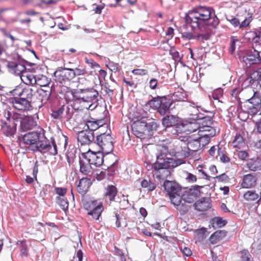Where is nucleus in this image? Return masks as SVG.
<instances>
[{
	"label": "nucleus",
	"instance_id": "nucleus-1",
	"mask_svg": "<svg viewBox=\"0 0 261 261\" xmlns=\"http://www.w3.org/2000/svg\"><path fill=\"white\" fill-rule=\"evenodd\" d=\"M22 143L29 145L28 149L33 152L39 151L45 153L50 151V153L55 155L58 153L57 146L53 138H51V142L53 149L49 143H47L46 138L43 130L30 132L22 135Z\"/></svg>",
	"mask_w": 261,
	"mask_h": 261
},
{
	"label": "nucleus",
	"instance_id": "nucleus-2",
	"mask_svg": "<svg viewBox=\"0 0 261 261\" xmlns=\"http://www.w3.org/2000/svg\"><path fill=\"white\" fill-rule=\"evenodd\" d=\"M185 21L186 24L182 26L183 30H186L189 26L191 28H198V29L202 31L206 30V26L211 25L216 28L219 22L215 13H214V17H211L192 10L189 11L186 14Z\"/></svg>",
	"mask_w": 261,
	"mask_h": 261
},
{
	"label": "nucleus",
	"instance_id": "nucleus-3",
	"mask_svg": "<svg viewBox=\"0 0 261 261\" xmlns=\"http://www.w3.org/2000/svg\"><path fill=\"white\" fill-rule=\"evenodd\" d=\"M159 124L153 119L142 117L134 121L132 125L134 134L138 138L144 135H152L153 131L157 130Z\"/></svg>",
	"mask_w": 261,
	"mask_h": 261
},
{
	"label": "nucleus",
	"instance_id": "nucleus-4",
	"mask_svg": "<svg viewBox=\"0 0 261 261\" xmlns=\"http://www.w3.org/2000/svg\"><path fill=\"white\" fill-rule=\"evenodd\" d=\"M112 140V137L109 134L101 133L96 136L94 145V146L98 147V150H100L101 151L108 154L112 152L114 149Z\"/></svg>",
	"mask_w": 261,
	"mask_h": 261
},
{
	"label": "nucleus",
	"instance_id": "nucleus-5",
	"mask_svg": "<svg viewBox=\"0 0 261 261\" xmlns=\"http://www.w3.org/2000/svg\"><path fill=\"white\" fill-rule=\"evenodd\" d=\"M54 76L57 83L60 84L65 91L68 89L67 86L73 79L72 68L59 67L54 72Z\"/></svg>",
	"mask_w": 261,
	"mask_h": 261
},
{
	"label": "nucleus",
	"instance_id": "nucleus-6",
	"mask_svg": "<svg viewBox=\"0 0 261 261\" xmlns=\"http://www.w3.org/2000/svg\"><path fill=\"white\" fill-rule=\"evenodd\" d=\"M163 186L169 195L172 203L173 204L180 203L181 196L179 193L181 190L180 186L175 181L168 180H165Z\"/></svg>",
	"mask_w": 261,
	"mask_h": 261
},
{
	"label": "nucleus",
	"instance_id": "nucleus-7",
	"mask_svg": "<svg viewBox=\"0 0 261 261\" xmlns=\"http://www.w3.org/2000/svg\"><path fill=\"white\" fill-rule=\"evenodd\" d=\"M4 115L9 121V123L3 120H1L3 132L6 136L13 137L16 132L17 124L15 121H17L18 117L16 115L14 114L11 120V114L9 111L5 112Z\"/></svg>",
	"mask_w": 261,
	"mask_h": 261
},
{
	"label": "nucleus",
	"instance_id": "nucleus-8",
	"mask_svg": "<svg viewBox=\"0 0 261 261\" xmlns=\"http://www.w3.org/2000/svg\"><path fill=\"white\" fill-rule=\"evenodd\" d=\"M239 58L240 61L245 64L246 68L261 62V57L257 51L253 50H246L240 55Z\"/></svg>",
	"mask_w": 261,
	"mask_h": 261
},
{
	"label": "nucleus",
	"instance_id": "nucleus-9",
	"mask_svg": "<svg viewBox=\"0 0 261 261\" xmlns=\"http://www.w3.org/2000/svg\"><path fill=\"white\" fill-rule=\"evenodd\" d=\"M208 26H206V30H199L197 28H191V31H183L181 33L182 37L188 40L192 39H201L202 40H208L210 34L208 29Z\"/></svg>",
	"mask_w": 261,
	"mask_h": 261
},
{
	"label": "nucleus",
	"instance_id": "nucleus-10",
	"mask_svg": "<svg viewBox=\"0 0 261 261\" xmlns=\"http://www.w3.org/2000/svg\"><path fill=\"white\" fill-rule=\"evenodd\" d=\"M104 154L100 150H92L90 148L86 153H82V157L88 159L91 164L95 167H99L103 163Z\"/></svg>",
	"mask_w": 261,
	"mask_h": 261
},
{
	"label": "nucleus",
	"instance_id": "nucleus-11",
	"mask_svg": "<svg viewBox=\"0 0 261 261\" xmlns=\"http://www.w3.org/2000/svg\"><path fill=\"white\" fill-rule=\"evenodd\" d=\"M77 140L81 143V145H88L91 146V148L94 147V142L95 139H94V134L93 132L88 131L87 129L79 132Z\"/></svg>",
	"mask_w": 261,
	"mask_h": 261
},
{
	"label": "nucleus",
	"instance_id": "nucleus-12",
	"mask_svg": "<svg viewBox=\"0 0 261 261\" xmlns=\"http://www.w3.org/2000/svg\"><path fill=\"white\" fill-rule=\"evenodd\" d=\"M173 161V159L166 158L165 154L160 153L156 155V161L153 165L154 169L155 170L169 169L174 166Z\"/></svg>",
	"mask_w": 261,
	"mask_h": 261
},
{
	"label": "nucleus",
	"instance_id": "nucleus-13",
	"mask_svg": "<svg viewBox=\"0 0 261 261\" xmlns=\"http://www.w3.org/2000/svg\"><path fill=\"white\" fill-rule=\"evenodd\" d=\"M173 99L168 98L166 96H161L160 101V107L158 112L161 115H165L170 113L171 110L174 108L175 106H173Z\"/></svg>",
	"mask_w": 261,
	"mask_h": 261
},
{
	"label": "nucleus",
	"instance_id": "nucleus-14",
	"mask_svg": "<svg viewBox=\"0 0 261 261\" xmlns=\"http://www.w3.org/2000/svg\"><path fill=\"white\" fill-rule=\"evenodd\" d=\"M203 139V137H198L196 139H189L187 140V148L189 150L186 154V156H188L191 155H193V153L197 151L199 149L201 148V142ZM204 146L202 144V147Z\"/></svg>",
	"mask_w": 261,
	"mask_h": 261
},
{
	"label": "nucleus",
	"instance_id": "nucleus-15",
	"mask_svg": "<svg viewBox=\"0 0 261 261\" xmlns=\"http://www.w3.org/2000/svg\"><path fill=\"white\" fill-rule=\"evenodd\" d=\"M11 100L13 107L18 110H29L31 107L30 101L21 96L14 97Z\"/></svg>",
	"mask_w": 261,
	"mask_h": 261
},
{
	"label": "nucleus",
	"instance_id": "nucleus-16",
	"mask_svg": "<svg viewBox=\"0 0 261 261\" xmlns=\"http://www.w3.org/2000/svg\"><path fill=\"white\" fill-rule=\"evenodd\" d=\"M162 125L165 127L175 126L179 128V118L175 115H167L162 118Z\"/></svg>",
	"mask_w": 261,
	"mask_h": 261
},
{
	"label": "nucleus",
	"instance_id": "nucleus-17",
	"mask_svg": "<svg viewBox=\"0 0 261 261\" xmlns=\"http://www.w3.org/2000/svg\"><path fill=\"white\" fill-rule=\"evenodd\" d=\"M95 202L96 201H92L91 205H88L86 209L89 211L87 213L88 215L92 216L95 220H98L103 211V207L101 204L96 205Z\"/></svg>",
	"mask_w": 261,
	"mask_h": 261
},
{
	"label": "nucleus",
	"instance_id": "nucleus-18",
	"mask_svg": "<svg viewBox=\"0 0 261 261\" xmlns=\"http://www.w3.org/2000/svg\"><path fill=\"white\" fill-rule=\"evenodd\" d=\"M16 59L18 61L17 65V68H15L13 72L17 75H20L23 74L26 69L25 64L29 66L32 67L34 64L29 62L22 59L19 55H17Z\"/></svg>",
	"mask_w": 261,
	"mask_h": 261
},
{
	"label": "nucleus",
	"instance_id": "nucleus-19",
	"mask_svg": "<svg viewBox=\"0 0 261 261\" xmlns=\"http://www.w3.org/2000/svg\"><path fill=\"white\" fill-rule=\"evenodd\" d=\"M79 164L80 166V170L82 174L86 175L92 174L93 165L91 164L90 162H89L88 159L83 158L82 156H79Z\"/></svg>",
	"mask_w": 261,
	"mask_h": 261
},
{
	"label": "nucleus",
	"instance_id": "nucleus-20",
	"mask_svg": "<svg viewBox=\"0 0 261 261\" xmlns=\"http://www.w3.org/2000/svg\"><path fill=\"white\" fill-rule=\"evenodd\" d=\"M211 201L209 198L203 197L197 200L193 204L195 209L199 212H203L211 207Z\"/></svg>",
	"mask_w": 261,
	"mask_h": 261
},
{
	"label": "nucleus",
	"instance_id": "nucleus-21",
	"mask_svg": "<svg viewBox=\"0 0 261 261\" xmlns=\"http://www.w3.org/2000/svg\"><path fill=\"white\" fill-rule=\"evenodd\" d=\"M81 91L84 93V101L91 102L95 101L97 102V98L98 96V92L94 89H81Z\"/></svg>",
	"mask_w": 261,
	"mask_h": 261
},
{
	"label": "nucleus",
	"instance_id": "nucleus-22",
	"mask_svg": "<svg viewBox=\"0 0 261 261\" xmlns=\"http://www.w3.org/2000/svg\"><path fill=\"white\" fill-rule=\"evenodd\" d=\"M46 90L39 89L37 90L38 98L41 100L42 104L46 103L50 99L51 94V88L49 86H45Z\"/></svg>",
	"mask_w": 261,
	"mask_h": 261
},
{
	"label": "nucleus",
	"instance_id": "nucleus-23",
	"mask_svg": "<svg viewBox=\"0 0 261 261\" xmlns=\"http://www.w3.org/2000/svg\"><path fill=\"white\" fill-rule=\"evenodd\" d=\"M36 125V122L31 117H25L20 121V128L22 132H27Z\"/></svg>",
	"mask_w": 261,
	"mask_h": 261
},
{
	"label": "nucleus",
	"instance_id": "nucleus-24",
	"mask_svg": "<svg viewBox=\"0 0 261 261\" xmlns=\"http://www.w3.org/2000/svg\"><path fill=\"white\" fill-rule=\"evenodd\" d=\"M256 182V177L251 174H247L244 176L242 186L244 188H250L254 187Z\"/></svg>",
	"mask_w": 261,
	"mask_h": 261
},
{
	"label": "nucleus",
	"instance_id": "nucleus-25",
	"mask_svg": "<svg viewBox=\"0 0 261 261\" xmlns=\"http://www.w3.org/2000/svg\"><path fill=\"white\" fill-rule=\"evenodd\" d=\"M227 234L224 230H220L215 231L210 237L209 241L212 244H216L218 241L224 238Z\"/></svg>",
	"mask_w": 261,
	"mask_h": 261
},
{
	"label": "nucleus",
	"instance_id": "nucleus-26",
	"mask_svg": "<svg viewBox=\"0 0 261 261\" xmlns=\"http://www.w3.org/2000/svg\"><path fill=\"white\" fill-rule=\"evenodd\" d=\"M192 10L196 11L200 14H202L203 15L208 16L211 17H214V11L213 9L210 7L198 6L194 8Z\"/></svg>",
	"mask_w": 261,
	"mask_h": 261
},
{
	"label": "nucleus",
	"instance_id": "nucleus-27",
	"mask_svg": "<svg viewBox=\"0 0 261 261\" xmlns=\"http://www.w3.org/2000/svg\"><path fill=\"white\" fill-rule=\"evenodd\" d=\"M117 193V188L113 185H108L105 189V196L106 198H108L110 201L115 199Z\"/></svg>",
	"mask_w": 261,
	"mask_h": 261
},
{
	"label": "nucleus",
	"instance_id": "nucleus-28",
	"mask_svg": "<svg viewBox=\"0 0 261 261\" xmlns=\"http://www.w3.org/2000/svg\"><path fill=\"white\" fill-rule=\"evenodd\" d=\"M247 167L252 171H257L261 169V158H257L251 159L247 163Z\"/></svg>",
	"mask_w": 261,
	"mask_h": 261
},
{
	"label": "nucleus",
	"instance_id": "nucleus-29",
	"mask_svg": "<svg viewBox=\"0 0 261 261\" xmlns=\"http://www.w3.org/2000/svg\"><path fill=\"white\" fill-rule=\"evenodd\" d=\"M187 94L182 88L178 89L172 94L173 101H184L187 98Z\"/></svg>",
	"mask_w": 261,
	"mask_h": 261
},
{
	"label": "nucleus",
	"instance_id": "nucleus-30",
	"mask_svg": "<svg viewBox=\"0 0 261 261\" xmlns=\"http://www.w3.org/2000/svg\"><path fill=\"white\" fill-rule=\"evenodd\" d=\"M261 68L258 70L253 71L250 76L247 79L249 82L251 84L256 83L257 84L261 85Z\"/></svg>",
	"mask_w": 261,
	"mask_h": 261
},
{
	"label": "nucleus",
	"instance_id": "nucleus-31",
	"mask_svg": "<svg viewBox=\"0 0 261 261\" xmlns=\"http://www.w3.org/2000/svg\"><path fill=\"white\" fill-rule=\"evenodd\" d=\"M201 118L202 120L198 122L202 125L201 128L202 130H201V131H209V128L211 127L212 124V117L206 116Z\"/></svg>",
	"mask_w": 261,
	"mask_h": 261
},
{
	"label": "nucleus",
	"instance_id": "nucleus-32",
	"mask_svg": "<svg viewBox=\"0 0 261 261\" xmlns=\"http://www.w3.org/2000/svg\"><path fill=\"white\" fill-rule=\"evenodd\" d=\"M90 181L88 179L82 178L80 180L77 186V190L79 193L85 194L89 186Z\"/></svg>",
	"mask_w": 261,
	"mask_h": 261
},
{
	"label": "nucleus",
	"instance_id": "nucleus-33",
	"mask_svg": "<svg viewBox=\"0 0 261 261\" xmlns=\"http://www.w3.org/2000/svg\"><path fill=\"white\" fill-rule=\"evenodd\" d=\"M174 205L177 206L176 208L181 215H185L187 213L191 206V205L188 203L182 201L181 198L180 203Z\"/></svg>",
	"mask_w": 261,
	"mask_h": 261
},
{
	"label": "nucleus",
	"instance_id": "nucleus-34",
	"mask_svg": "<svg viewBox=\"0 0 261 261\" xmlns=\"http://www.w3.org/2000/svg\"><path fill=\"white\" fill-rule=\"evenodd\" d=\"M208 232L206 228H202L198 229L196 232L195 237L196 241L199 242L203 241V240L207 237Z\"/></svg>",
	"mask_w": 261,
	"mask_h": 261
},
{
	"label": "nucleus",
	"instance_id": "nucleus-35",
	"mask_svg": "<svg viewBox=\"0 0 261 261\" xmlns=\"http://www.w3.org/2000/svg\"><path fill=\"white\" fill-rule=\"evenodd\" d=\"M34 93V91L32 88H24L22 90V92L19 94V96H21L31 102Z\"/></svg>",
	"mask_w": 261,
	"mask_h": 261
},
{
	"label": "nucleus",
	"instance_id": "nucleus-36",
	"mask_svg": "<svg viewBox=\"0 0 261 261\" xmlns=\"http://www.w3.org/2000/svg\"><path fill=\"white\" fill-rule=\"evenodd\" d=\"M35 82L40 86L45 88V86H48L50 81L46 76L41 75L40 76L35 77Z\"/></svg>",
	"mask_w": 261,
	"mask_h": 261
},
{
	"label": "nucleus",
	"instance_id": "nucleus-37",
	"mask_svg": "<svg viewBox=\"0 0 261 261\" xmlns=\"http://www.w3.org/2000/svg\"><path fill=\"white\" fill-rule=\"evenodd\" d=\"M258 197V194L254 190H248L244 194V199L248 201H254Z\"/></svg>",
	"mask_w": 261,
	"mask_h": 261
},
{
	"label": "nucleus",
	"instance_id": "nucleus-38",
	"mask_svg": "<svg viewBox=\"0 0 261 261\" xmlns=\"http://www.w3.org/2000/svg\"><path fill=\"white\" fill-rule=\"evenodd\" d=\"M248 101L254 106H257L261 103V94L257 92H254L253 95Z\"/></svg>",
	"mask_w": 261,
	"mask_h": 261
},
{
	"label": "nucleus",
	"instance_id": "nucleus-39",
	"mask_svg": "<svg viewBox=\"0 0 261 261\" xmlns=\"http://www.w3.org/2000/svg\"><path fill=\"white\" fill-rule=\"evenodd\" d=\"M250 34L252 37V41L253 42L261 43V28L250 32Z\"/></svg>",
	"mask_w": 261,
	"mask_h": 261
},
{
	"label": "nucleus",
	"instance_id": "nucleus-40",
	"mask_svg": "<svg viewBox=\"0 0 261 261\" xmlns=\"http://www.w3.org/2000/svg\"><path fill=\"white\" fill-rule=\"evenodd\" d=\"M160 98L161 96H159L152 97L151 100L147 101V105H149L150 107L155 109L158 111L159 107H160Z\"/></svg>",
	"mask_w": 261,
	"mask_h": 261
},
{
	"label": "nucleus",
	"instance_id": "nucleus-41",
	"mask_svg": "<svg viewBox=\"0 0 261 261\" xmlns=\"http://www.w3.org/2000/svg\"><path fill=\"white\" fill-rule=\"evenodd\" d=\"M202 187V186H200L198 185H194L192 186L191 188L189 189V195L195 198L198 197L200 194V189Z\"/></svg>",
	"mask_w": 261,
	"mask_h": 261
},
{
	"label": "nucleus",
	"instance_id": "nucleus-42",
	"mask_svg": "<svg viewBox=\"0 0 261 261\" xmlns=\"http://www.w3.org/2000/svg\"><path fill=\"white\" fill-rule=\"evenodd\" d=\"M86 126L88 131L93 132L98 128V126L95 120H88L86 122Z\"/></svg>",
	"mask_w": 261,
	"mask_h": 261
},
{
	"label": "nucleus",
	"instance_id": "nucleus-43",
	"mask_svg": "<svg viewBox=\"0 0 261 261\" xmlns=\"http://www.w3.org/2000/svg\"><path fill=\"white\" fill-rule=\"evenodd\" d=\"M212 221L214 227L216 225L218 227H221L225 225L227 223V221L223 220L221 217H215L213 218Z\"/></svg>",
	"mask_w": 261,
	"mask_h": 261
},
{
	"label": "nucleus",
	"instance_id": "nucleus-44",
	"mask_svg": "<svg viewBox=\"0 0 261 261\" xmlns=\"http://www.w3.org/2000/svg\"><path fill=\"white\" fill-rule=\"evenodd\" d=\"M57 202L63 210L65 211L68 209V202L67 199H64L60 197H57Z\"/></svg>",
	"mask_w": 261,
	"mask_h": 261
},
{
	"label": "nucleus",
	"instance_id": "nucleus-45",
	"mask_svg": "<svg viewBox=\"0 0 261 261\" xmlns=\"http://www.w3.org/2000/svg\"><path fill=\"white\" fill-rule=\"evenodd\" d=\"M72 95L74 100H82L84 101V93H83L80 90L74 91L72 92Z\"/></svg>",
	"mask_w": 261,
	"mask_h": 261
},
{
	"label": "nucleus",
	"instance_id": "nucleus-46",
	"mask_svg": "<svg viewBox=\"0 0 261 261\" xmlns=\"http://www.w3.org/2000/svg\"><path fill=\"white\" fill-rule=\"evenodd\" d=\"M64 108L61 107L59 108L57 110L53 111L51 114V117L54 119H59L61 117V116L64 111Z\"/></svg>",
	"mask_w": 261,
	"mask_h": 261
},
{
	"label": "nucleus",
	"instance_id": "nucleus-47",
	"mask_svg": "<svg viewBox=\"0 0 261 261\" xmlns=\"http://www.w3.org/2000/svg\"><path fill=\"white\" fill-rule=\"evenodd\" d=\"M86 73V70L84 68L77 67L75 69H72V75L73 78L78 75H83Z\"/></svg>",
	"mask_w": 261,
	"mask_h": 261
},
{
	"label": "nucleus",
	"instance_id": "nucleus-48",
	"mask_svg": "<svg viewBox=\"0 0 261 261\" xmlns=\"http://www.w3.org/2000/svg\"><path fill=\"white\" fill-rule=\"evenodd\" d=\"M248 17L246 18L241 23H240V28H243L249 25L250 22L252 20V14H248Z\"/></svg>",
	"mask_w": 261,
	"mask_h": 261
},
{
	"label": "nucleus",
	"instance_id": "nucleus-49",
	"mask_svg": "<svg viewBox=\"0 0 261 261\" xmlns=\"http://www.w3.org/2000/svg\"><path fill=\"white\" fill-rule=\"evenodd\" d=\"M223 94V89L221 88H218L215 90L212 93V97L214 99H219L220 97L222 96Z\"/></svg>",
	"mask_w": 261,
	"mask_h": 261
},
{
	"label": "nucleus",
	"instance_id": "nucleus-50",
	"mask_svg": "<svg viewBox=\"0 0 261 261\" xmlns=\"http://www.w3.org/2000/svg\"><path fill=\"white\" fill-rule=\"evenodd\" d=\"M233 143L234 144V146L242 145L243 143V139L242 136L240 134H237L235 137Z\"/></svg>",
	"mask_w": 261,
	"mask_h": 261
},
{
	"label": "nucleus",
	"instance_id": "nucleus-51",
	"mask_svg": "<svg viewBox=\"0 0 261 261\" xmlns=\"http://www.w3.org/2000/svg\"><path fill=\"white\" fill-rule=\"evenodd\" d=\"M169 54L171 55L172 58L175 61H178L180 60V58L179 57V53L173 47H171Z\"/></svg>",
	"mask_w": 261,
	"mask_h": 261
},
{
	"label": "nucleus",
	"instance_id": "nucleus-52",
	"mask_svg": "<svg viewBox=\"0 0 261 261\" xmlns=\"http://www.w3.org/2000/svg\"><path fill=\"white\" fill-rule=\"evenodd\" d=\"M241 258L243 261H251V255L247 250H244L241 252Z\"/></svg>",
	"mask_w": 261,
	"mask_h": 261
},
{
	"label": "nucleus",
	"instance_id": "nucleus-53",
	"mask_svg": "<svg viewBox=\"0 0 261 261\" xmlns=\"http://www.w3.org/2000/svg\"><path fill=\"white\" fill-rule=\"evenodd\" d=\"M181 197L182 201L185 202L189 204H191L194 201V197L190 195H183Z\"/></svg>",
	"mask_w": 261,
	"mask_h": 261
},
{
	"label": "nucleus",
	"instance_id": "nucleus-54",
	"mask_svg": "<svg viewBox=\"0 0 261 261\" xmlns=\"http://www.w3.org/2000/svg\"><path fill=\"white\" fill-rule=\"evenodd\" d=\"M75 149H73L70 151H68L66 153V157L67 162L70 163L71 160L74 159L75 158Z\"/></svg>",
	"mask_w": 261,
	"mask_h": 261
},
{
	"label": "nucleus",
	"instance_id": "nucleus-55",
	"mask_svg": "<svg viewBox=\"0 0 261 261\" xmlns=\"http://www.w3.org/2000/svg\"><path fill=\"white\" fill-rule=\"evenodd\" d=\"M238 41V40L234 38H232L230 42V47L229 49V52L231 54H233L236 49V43Z\"/></svg>",
	"mask_w": 261,
	"mask_h": 261
},
{
	"label": "nucleus",
	"instance_id": "nucleus-56",
	"mask_svg": "<svg viewBox=\"0 0 261 261\" xmlns=\"http://www.w3.org/2000/svg\"><path fill=\"white\" fill-rule=\"evenodd\" d=\"M199 108L202 110L200 107H198L197 105L195 106L194 103H192L191 105H190L189 108L190 111L192 112L191 114H196V113H199L200 112Z\"/></svg>",
	"mask_w": 261,
	"mask_h": 261
},
{
	"label": "nucleus",
	"instance_id": "nucleus-57",
	"mask_svg": "<svg viewBox=\"0 0 261 261\" xmlns=\"http://www.w3.org/2000/svg\"><path fill=\"white\" fill-rule=\"evenodd\" d=\"M215 178H217L219 181H228L229 180V177L225 174L223 173L218 176H216Z\"/></svg>",
	"mask_w": 261,
	"mask_h": 261
},
{
	"label": "nucleus",
	"instance_id": "nucleus-58",
	"mask_svg": "<svg viewBox=\"0 0 261 261\" xmlns=\"http://www.w3.org/2000/svg\"><path fill=\"white\" fill-rule=\"evenodd\" d=\"M237 156L240 159L242 160H245L248 156V154L245 151H240L238 152Z\"/></svg>",
	"mask_w": 261,
	"mask_h": 261
},
{
	"label": "nucleus",
	"instance_id": "nucleus-59",
	"mask_svg": "<svg viewBox=\"0 0 261 261\" xmlns=\"http://www.w3.org/2000/svg\"><path fill=\"white\" fill-rule=\"evenodd\" d=\"M132 72L136 75H144L147 74V72L146 70L142 69H135L132 71Z\"/></svg>",
	"mask_w": 261,
	"mask_h": 261
},
{
	"label": "nucleus",
	"instance_id": "nucleus-60",
	"mask_svg": "<svg viewBox=\"0 0 261 261\" xmlns=\"http://www.w3.org/2000/svg\"><path fill=\"white\" fill-rule=\"evenodd\" d=\"M253 50L257 51L258 53V55L261 53V43L253 42Z\"/></svg>",
	"mask_w": 261,
	"mask_h": 261
},
{
	"label": "nucleus",
	"instance_id": "nucleus-61",
	"mask_svg": "<svg viewBox=\"0 0 261 261\" xmlns=\"http://www.w3.org/2000/svg\"><path fill=\"white\" fill-rule=\"evenodd\" d=\"M67 189L65 188H56V192L60 196H63L66 193Z\"/></svg>",
	"mask_w": 261,
	"mask_h": 261
},
{
	"label": "nucleus",
	"instance_id": "nucleus-62",
	"mask_svg": "<svg viewBox=\"0 0 261 261\" xmlns=\"http://www.w3.org/2000/svg\"><path fill=\"white\" fill-rule=\"evenodd\" d=\"M227 19L232 24L234 27H238L240 24V21L238 18L236 17H231L230 19L227 18Z\"/></svg>",
	"mask_w": 261,
	"mask_h": 261
},
{
	"label": "nucleus",
	"instance_id": "nucleus-63",
	"mask_svg": "<svg viewBox=\"0 0 261 261\" xmlns=\"http://www.w3.org/2000/svg\"><path fill=\"white\" fill-rule=\"evenodd\" d=\"M18 63V62H16L8 61L7 66L13 71L15 68H17V65Z\"/></svg>",
	"mask_w": 261,
	"mask_h": 261
},
{
	"label": "nucleus",
	"instance_id": "nucleus-64",
	"mask_svg": "<svg viewBox=\"0 0 261 261\" xmlns=\"http://www.w3.org/2000/svg\"><path fill=\"white\" fill-rule=\"evenodd\" d=\"M158 81L155 79H152L149 82V87L151 89H155L156 88Z\"/></svg>",
	"mask_w": 261,
	"mask_h": 261
}]
</instances>
